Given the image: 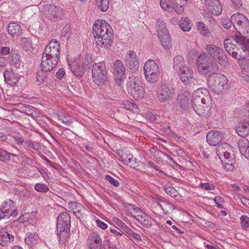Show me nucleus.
I'll list each match as a JSON object with an SVG mask.
<instances>
[{
  "instance_id": "58836bf2",
  "label": "nucleus",
  "mask_w": 249,
  "mask_h": 249,
  "mask_svg": "<svg viewBox=\"0 0 249 249\" xmlns=\"http://www.w3.org/2000/svg\"><path fill=\"white\" fill-rule=\"evenodd\" d=\"M197 26L200 34L203 36L209 37L211 36L210 32L203 22H199L197 23Z\"/></svg>"
},
{
  "instance_id": "c756f323",
  "label": "nucleus",
  "mask_w": 249,
  "mask_h": 249,
  "mask_svg": "<svg viewBox=\"0 0 249 249\" xmlns=\"http://www.w3.org/2000/svg\"><path fill=\"white\" fill-rule=\"evenodd\" d=\"M238 135L242 137L249 135V123L247 121L240 123L236 128Z\"/></svg>"
},
{
  "instance_id": "13d9d810",
  "label": "nucleus",
  "mask_w": 249,
  "mask_h": 249,
  "mask_svg": "<svg viewBox=\"0 0 249 249\" xmlns=\"http://www.w3.org/2000/svg\"><path fill=\"white\" fill-rule=\"evenodd\" d=\"M105 178L107 181H108L111 185H112L114 187H117L119 186L120 183L119 181L115 179L111 176L107 175L105 176Z\"/></svg>"
},
{
  "instance_id": "6e6552de",
  "label": "nucleus",
  "mask_w": 249,
  "mask_h": 249,
  "mask_svg": "<svg viewBox=\"0 0 249 249\" xmlns=\"http://www.w3.org/2000/svg\"><path fill=\"white\" fill-rule=\"evenodd\" d=\"M228 79L221 74L211 75L208 81L210 89L214 93L220 94L227 88Z\"/></svg>"
},
{
  "instance_id": "cd10ccee",
  "label": "nucleus",
  "mask_w": 249,
  "mask_h": 249,
  "mask_svg": "<svg viewBox=\"0 0 249 249\" xmlns=\"http://www.w3.org/2000/svg\"><path fill=\"white\" fill-rule=\"evenodd\" d=\"M14 240L13 235L9 233L4 230H0V245L2 247H7Z\"/></svg>"
},
{
  "instance_id": "3c124183",
  "label": "nucleus",
  "mask_w": 249,
  "mask_h": 249,
  "mask_svg": "<svg viewBox=\"0 0 249 249\" xmlns=\"http://www.w3.org/2000/svg\"><path fill=\"white\" fill-rule=\"evenodd\" d=\"M10 160V153L0 148V161L6 162Z\"/></svg>"
},
{
  "instance_id": "37998d69",
  "label": "nucleus",
  "mask_w": 249,
  "mask_h": 249,
  "mask_svg": "<svg viewBox=\"0 0 249 249\" xmlns=\"http://www.w3.org/2000/svg\"><path fill=\"white\" fill-rule=\"evenodd\" d=\"M247 52H246L243 46H240L237 52H233V57L237 59H245L247 56Z\"/></svg>"
},
{
  "instance_id": "4c0bfd02",
  "label": "nucleus",
  "mask_w": 249,
  "mask_h": 249,
  "mask_svg": "<svg viewBox=\"0 0 249 249\" xmlns=\"http://www.w3.org/2000/svg\"><path fill=\"white\" fill-rule=\"evenodd\" d=\"M157 33L158 36L165 34L168 32L165 23L161 19L157 20Z\"/></svg>"
},
{
  "instance_id": "2f4dec72",
  "label": "nucleus",
  "mask_w": 249,
  "mask_h": 249,
  "mask_svg": "<svg viewBox=\"0 0 249 249\" xmlns=\"http://www.w3.org/2000/svg\"><path fill=\"white\" fill-rule=\"evenodd\" d=\"M24 241L29 247L32 248L37 244L38 236L34 233L28 232L26 234Z\"/></svg>"
},
{
  "instance_id": "423d86ee",
  "label": "nucleus",
  "mask_w": 249,
  "mask_h": 249,
  "mask_svg": "<svg viewBox=\"0 0 249 249\" xmlns=\"http://www.w3.org/2000/svg\"><path fill=\"white\" fill-rule=\"evenodd\" d=\"M202 89H198L196 90L192 95L191 100V108L200 116H206L209 111V107L204 102L205 101L204 98H201L200 93H202Z\"/></svg>"
},
{
  "instance_id": "a211bd4d",
  "label": "nucleus",
  "mask_w": 249,
  "mask_h": 249,
  "mask_svg": "<svg viewBox=\"0 0 249 249\" xmlns=\"http://www.w3.org/2000/svg\"><path fill=\"white\" fill-rule=\"evenodd\" d=\"M125 64L132 72L138 70L139 63L138 58L135 52L129 50L127 53L124 58Z\"/></svg>"
},
{
  "instance_id": "6ab92c4d",
  "label": "nucleus",
  "mask_w": 249,
  "mask_h": 249,
  "mask_svg": "<svg viewBox=\"0 0 249 249\" xmlns=\"http://www.w3.org/2000/svg\"><path fill=\"white\" fill-rule=\"evenodd\" d=\"M87 245L90 249H101L102 241L99 233L92 231L88 235Z\"/></svg>"
},
{
  "instance_id": "79ce46f5",
  "label": "nucleus",
  "mask_w": 249,
  "mask_h": 249,
  "mask_svg": "<svg viewBox=\"0 0 249 249\" xmlns=\"http://www.w3.org/2000/svg\"><path fill=\"white\" fill-rule=\"evenodd\" d=\"M179 27L184 32L190 30L191 24L190 19L188 18H182L180 21Z\"/></svg>"
},
{
  "instance_id": "f704fd0d",
  "label": "nucleus",
  "mask_w": 249,
  "mask_h": 249,
  "mask_svg": "<svg viewBox=\"0 0 249 249\" xmlns=\"http://www.w3.org/2000/svg\"><path fill=\"white\" fill-rule=\"evenodd\" d=\"M238 146L240 152L242 155L249 149V141L246 137L240 139Z\"/></svg>"
},
{
  "instance_id": "49530a36",
  "label": "nucleus",
  "mask_w": 249,
  "mask_h": 249,
  "mask_svg": "<svg viewBox=\"0 0 249 249\" xmlns=\"http://www.w3.org/2000/svg\"><path fill=\"white\" fill-rule=\"evenodd\" d=\"M240 223L242 228L246 230H249V217L246 215H242L240 218Z\"/></svg>"
},
{
  "instance_id": "aec40b11",
  "label": "nucleus",
  "mask_w": 249,
  "mask_h": 249,
  "mask_svg": "<svg viewBox=\"0 0 249 249\" xmlns=\"http://www.w3.org/2000/svg\"><path fill=\"white\" fill-rule=\"evenodd\" d=\"M134 211L139 213L135 216L136 220L143 226L146 228H149L152 225L151 218L145 213H143L141 209L135 207L134 205H130Z\"/></svg>"
},
{
  "instance_id": "338daca9",
  "label": "nucleus",
  "mask_w": 249,
  "mask_h": 249,
  "mask_svg": "<svg viewBox=\"0 0 249 249\" xmlns=\"http://www.w3.org/2000/svg\"><path fill=\"white\" fill-rule=\"evenodd\" d=\"M65 74V71L63 68H60L56 72L55 76L59 79L62 78Z\"/></svg>"
},
{
  "instance_id": "864d4df0",
  "label": "nucleus",
  "mask_w": 249,
  "mask_h": 249,
  "mask_svg": "<svg viewBox=\"0 0 249 249\" xmlns=\"http://www.w3.org/2000/svg\"><path fill=\"white\" fill-rule=\"evenodd\" d=\"M23 48L25 51L29 50L32 48V41L30 38H24L22 39Z\"/></svg>"
},
{
  "instance_id": "e433bc0d",
  "label": "nucleus",
  "mask_w": 249,
  "mask_h": 249,
  "mask_svg": "<svg viewBox=\"0 0 249 249\" xmlns=\"http://www.w3.org/2000/svg\"><path fill=\"white\" fill-rule=\"evenodd\" d=\"M237 44H240L239 46H243L246 52H249V38L244 36H239V37H237Z\"/></svg>"
},
{
  "instance_id": "bb28decb",
  "label": "nucleus",
  "mask_w": 249,
  "mask_h": 249,
  "mask_svg": "<svg viewBox=\"0 0 249 249\" xmlns=\"http://www.w3.org/2000/svg\"><path fill=\"white\" fill-rule=\"evenodd\" d=\"M54 60H53L46 56L42 55V60L40 65L41 69H43L44 71L50 72L52 71L57 65L58 61L54 62Z\"/></svg>"
},
{
  "instance_id": "774afa93",
  "label": "nucleus",
  "mask_w": 249,
  "mask_h": 249,
  "mask_svg": "<svg viewBox=\"0 0 249 249\" xmlns=\"http://www.w3.org/2000/svg\"><path fill=\"white\" fill-rule=\"evenodd\" d=\"M120 157L123 160L130 163L131 162L133 156L132 154H128V155H126L125 154H122L121 155H120Z\"/></svg>"
},
{
  "instance_id": "de8ad7c7",
  "label": "nucleus",
  "mask_w": 249,
  "mask_h": 249,
  "mask_svg": "<svg viewBox=\"0 0 249 249\" xmlns=\"http://www.w3.org/2000/svg\"><path fill=\"white\" fill-rule=\"evenodd\" d=\"M164 189L165 192L173 198H176V197L178 196V193L173 187H165Z\"/></svg>"
},
{
  "instance_id": "4be33fe9",
  "label": "nucleus",
  "mask_w": 249,
  "mask_h": 249,
  "mask_svg": "<svg viewBox=\"0 0 249 249\" xmlns=\"http://www.w3.org/2000/svg\"><path fill=\"white\" fill-rule=\"evenodd\" d=\"M191 94L189 92L179 93L177 98V104L182 110H188L191 108L190 105L189 99Z\"/></svg>"
},
{
  "instance_id": "4d7b16f0",
  "label": "nucleus",
  "mask_w": 249,
  "mask_h": 249,
  "mask_svg": "<svg viewBox=\"0 0 249 249\" xmlns=\"http://www.w3.org/2000/svg\"><path fill=\"white\" fill-rule=\"evenodd\" d=\"M199 187L206 190L211 191L215 189V186L213 184L209 182L201 183L199 185Z\"/></svg>"
},
{
  "instance_id": "4468645a",
  "label": "nucleus",
  "mask_w": 249,
  "mask_h": 249,
  "mask_svg": "<svg viewBox=\"0 0 249 249\" xmlns=\"http://www.w3.org/2000/svg\"><path fill=\"white\" fill-rule=\"evenodd\" d=\"M127 90L136 100L142 99L144 95V90L141 81L138 79L132 80L127 84Z\"/></svg>"
},
{
  "instance_id": "a878e982",
  "label": "nucleus",
  "mask_w": 249,
  "mask_h": 249,
  "mask_svg": "<svg viewBox=\"0 0 249 249\" xmlns=\"http://www.w3.org/2000/svg\"><path fill=\"white\" fill-rule=\"evenodd\" d=\"M3 76L5 82L11 86L16 85L19 79V75L17 73H15L11 69L6 70L3 74Z\"/></svg>"
},
{
  "instance_id": "412c9836",
  "label": "nucleus",
  "mask_w": 249,
  "mask_h": 249,
  "mask_svg": "<svg viewBox=\"0 0 249 249\" xmlns=\"http://www.w3.org/2000/svg\"><path fill=\"white\" fill-rule=\"evenodd\" d=\"M206 138L210 145L215 146L223 140L224 135L219 130H211L207 133Z\"/></svg>"
},
{
  "instance_id": "20e7f679",
  "label": "nucleus",
  "mask_w": 249,
  "mask_h": 249,
  "mask_svg": "<svg viewBox=\"0 0 249 249\" xmlns=\"http://www.w3.org/2000/svg\"><path fill=\"white\" fill-rule=\"evenodd\" d=\"M71 227V217L70 214L64 212L61 213L58 218L57 222V231L59 240L65 243L70 235Z\"/></svg>"
},
{
  "instance_id": "5fc2aeb1",
  "label": "nucleus",
  "mask_w": 249,
  "mask_h": 249,
  "mask_svg": "<svg viewBox=\"0 0 249 249\" xmlns=\"http://www.w3.org/2000/svg\"><path fill=\"white\" fill-rule=\"evenodd\" d=\"M123 107L129 110H132L137 108V106L132 102H129L128 101H124L123 103Z\"/></svg>"
},
{
  "instance_id": "69168bd1",
  "label": "nucleus",
  "mask_w": 249,
  "mask_h": 249,
  "mask_svg": "<svg viewBox=\"0 0 249 249\" xmlns=\"http://www.w3.org/2000/svg\"><path fill=\"white\" fill-rule=\"evenodd\" d=\"M95 222L97 226L103 230H105L107 228V224L99 219L96 220Z\"/></svg>"
},
{
  "instance_id": "39448f33",
  "label": "nucleus",
  "mask_w": 249,
  "mask_h": 249,
  "mask_svg": "<svg viewBox=\"0 0 249 249\" xmlns=\"http://www.w3.org/2000/svg\"><path fill=\"white\" fill-rule=\"evenodd\" d=\"M92 76L93 82L98 86L108 84L109 77L104 61L95 63L93 64Z\"/></svg>"
},
{
  "instance_id": "72a5a7b5",
  "label": "nucleus",
  "mask_w": 249,
  "mask_h": 249,
  "mask_svg": "<svg viewBox=\"0 0 249 249\" xmlns=\"http://www.w3.org/2000/svg\"><path fill=\"white\" fill-rule=\"evenodd\" d=\"M160 42L163 47L167 50H169L172 47V42L169 33L167 32L158 36Z\"/></svg>"
},
{
  "instance_id": "dca6fc26",
  "label": "nucleus",
  "mask_w": 249,
  "mask_h": 249,
  "mask_svg": "<svg viewBox=\"0 0 249 249\" xmlns=\"http://www.w3.org/2000/svg\"><path fill=\"white\" fill-rule=\"evenodd\" d=\"M60 44L59 41L55 39L51 40L46 47L44 52L42 55L46 56L53 60L54 62L59 59Z\"/></svg>"
},
{
  "instance_id": "680f3d73",
  "label": "nucleus",
  "mask_w": 249,
  "mask_h": 249,
  "mask_svg": "<svg viewBox=\"0 0 249 249\" xmlns=\"http://www.w3.org/2000/svg\"><path fill=\"white\" fill-rule=\"evenodd\" d=\"M37 171L40 173L45 180L48 181V180H50V177L44 169L41 168H37Z\"/></svg>"
},
{
  "instance_id": "ea45409f",
  "label": "nucleus",
  "mask_w": 249,
  "mask_h": 249,
  "mask_svg": "<svg viewBox=\"0 0 249 249\" xmlns=\"http://www.w3.org/2000/svg\"><path fill=\"white\" fill-rule=\"evenodd\" d=\"M106 95L112 100H116L118 97V93L115 89V86L109 85V88L107 90Z\"/></svg>"
},
{
  "instance_id": "9d476101",
  "label": "nucleus",
  "mask_w": 249,
  "mask_h": 249,
  "mask_svg": "<svg viewBox=\"0 0 249 249\" xmlns=\"http://www.w3.org/2000/svg\"><path fill=\"white\" fill-rule=\"evenodd\" d=\"M207 54L209 57L213 58L214 60L220 65H224L228 62L227 54L223 49L213 44L207 45L205 47Z\"/></svg>"
},
{
  "instance_id": "2eb2a0df",
  "label": "nucleus",
  "mask_w": 249,
  "mask_h": 249,
  "mask_svg": "<svg viewBox=\"0 0 249 249\" xmlns=\"http://www.w3.org/2000/svg\"><path fill=\"white\" fill-rule=\"evenodd\" d=\"M44 15L46 18L51 22L61 19L64 16L62 9L56 5L51 4L45 7Z\"/></svg>"
},
{
  "instance_id": "393cba45",
  "label": "nucleus",
  "mask_w": 249,
  "mask_h": 249,
  "mask_svg": "<svg viewBox=\"0 0 249 249\" xmlns=\"http://www.w3.org/2000/svg\"><path fill=\"white\" fill-rule=\"evenodd\" d=\"M237 37H239V36H236L235 39L228 38L224 40V45L225 49L227 53L231 54L232 57L233 52H237L241 46H239L240 44H237Z\"/></svg>"
},
{
  "instance_id": "f257e3e1",
  "label": "nucleus",
  "mask_w": 249,
  "mask_h": 249,
  "mask_svg": "<svg viewBox=\"0 0 249 249\" xmlns=\"http://www.w3.org/2000/svg\"><path fill=\"white\" fill-rule=\"evenodd\" d=\"M92 30L96 44L98 46L107 49L112 45L114 38L112 28L106 20L95 21Z\"/></svg>"
},
{
  "instance_id": "0eeeda50",
  "label": "nucleus",
  "mask_w": 249,
  "mask_h": 249,
  "mask_svg": "<svg viewBox=\"0 0 249 249\" xmlns=\"http://www.w3.org/2000/svg\"><path fill=\"white\" fill-rule=\"evenodd\" d=\"M144 77L150 83H157L160 77V71L158 64L152 59L147 61L143 66Z\"/></svg>"
},
{
  "instance_id": "0e129e2a",
  "label": "nucleus",
  "mask_w": 249,
  "mask_h": 249,
  "mask_svg": "<svg viewBox=\"0 0 249 249\" xmlns=\"http://www.w3.org/2000/svg\"><path fill=\"white\" fill-rule=\"evenodd\" d=\"M85 60L84 61L82 62V67L83 68H84L85 66H88L91 62V61H92V59L91 58V57L90 56H89V55H86L85 56Z\"/></svg>"
},
{
  "instance_id": "f8f14e48",
  "label": "nucleus",
  "mask_w": 249,
  "mask_h": 249,
  "mask_svg": "<svg viewBox=\"0 0 249 249\" xmlns=\"http://www.w3.org/2000/svg\"><path fill=\"white\" fill-rule=\"evenodd\" d=\"M18 214L16 203L11 199L3 202L0 206V221L10 216L15 217Z\"/></svg>"
},
{
  "instance_id": "052dcab7",
  "label": "nucleus",
  "mask_w": 249,
  "mask_h": 249,
  "mask_svg": "<svg viewBox=\"0 0 249 249\" xmlns=\"http://www.w3.org/2000/svg\"><path fill=\"white\" fill-rule=\"evenodd\" d=\"M214 201L216 203L217 207L220 209L223 208V203L224 199L220 196H216L213 199Z\"/></svg>"
},
{
  "instance_id": "6e6d98bb",
  "label": "nucleus",
  "mask_w": 249,
  "mask_h": 249,
  "mask_svg": "<svg viewBox=\"0 0 249 249\" xmlns=\"http://www.w3.org/2000/svg\"><path fill=\"white\" fill-rule=\"evenodd\" d=\"M26 143L28 146L36 151H38L40 149L39 144L37 142H33L32 140H28Z\"/></svg>"
},
{
  "instance_id": "ddd939ff",
  "label": "nucleus",
  "mask_w": 249,
  "mask_h": 249,
  "mask_svg": "<svg viewBox=\"0 0 249 249\" xmlns=\"http://www.w3.org/2000/svg\"><path fill=\"white\" fill-rule=\"evenodd\" d=\"M175 94L174 89L169 84H162L157 91V98L160 103L172 100Z\"/></svg>"
},
{
  "instance_id": "a18cd8bd",
  "label": "nucleus",
  "mask_w": 249,
  "mask_h": 249,
  "mask_svg": "<svg viewBox=\"0 0 249 249\" xmlns=\"http://www.w3.org/2000/svg\"><path fill=\"white\" fill-rule=\"evenodd\" d=\"M34 189L37 192L46 193L49 192V188L48 186L42 183H37L34 186Z\"/></svg>"
},
{
  "instance_id": "473e14b6",
  "label": "nucleus",
  "mask_w": 249,
  "mask_h": 249,
  "mask_svg": "<svg viewBox=\"0 0 249 249\" xmlns=\"http://www.w3.org/2000/svg\"><path fill=\"white\" fill-rule=\"evenodd\" d=\"M10 64L11 66H13L16 68H18L20 66L21 61L20 60V55L17 51H11L9 55Z\"/></svg>"
},
{
  "instance_id": "8fccbe9b",
  "label": "nucleus",
  "mask_w": 249,
  "mask_h": 249,
  "mask_svg": "<svg viewBox=\"0 0 249 249\" xmlns=\"http://www.w3.org/2000/svg\"><path fill=\"white\" fill-rule=\"evenodd\" d=\"M113 220L115 223H116L118 226H119L122 230H123L126 232H128L129 228L125 223H124L122 220L116 217H114Z\"/></svg>"
},
{
  "instance_id": "f03ea898",
  "label": "nucleus",
  "mask_w": 249,
  "mask_h": 249,
  "mask_svg": "<svg viewBox=\"0 0 249 249\" xmlns=\"http://www.w3.org/2000/svg\"><path fill=\"white\" fill-rule=\"evenodd\" d=\"M216 154L225 168L228 170L233 168L235 158L231 145L226 142L218 144L216 148Z\"/></svg>"
},
{
  "instance_id": "603ef678",
  "label": "nucleus",
  "mask_w": 249,
  "mask_h": 249,
  "mask_svg": "<svg viewBox=\"0 0 249 249\" xmlns=\"http://www.w3.org/2000/svg\"><path fill=\"white\" fill-rule=\"evenodd\" d=\"M70 208L73 211L74 213H79L81 208V205L76 202H71L69 204Z\"/></svg>"
},
{
  "instance_id": "e2e57ef3",
  "label": "nucleus",
  "mask_w": 249,
  "mask_h": 249,
  "mask_svg": "<svg viewBox=\"0 0 249 249\" xmlns=\"http://www.w3.org/2000/svg\"><path fill=\"white\" fill-rule=\"evenodd\" d=\"M10 49L8 47L2 46L0 48V55H5L9 54Z\"/></svg>"
},
{
  "instance_id": "7c9ffc66",
  "label": "nucleus",
  "mask_w": 249,
  "mask_h": 249,
  "mask_svg": "<svg viewBox=\"0 0 249 249\" xmlns=\"http://www.w3.org/2000/svg\"><path fill=\"white\" fill-rule=\"evenodd\" d=\"M187 67L183 57L181 55H177L174 58L173 68L177 72L181 71Z\"/></svg>"
},
{
  "instance_id": "5701e85b",
  "label": "nucleus",
  "mask_w": 249,
  "mask_h": 249,
  "mask_svg": "<svg viewBox=\"0 0 249 249\" xmlns=\"http://www.w3.org/2000/svg\"><path fill=\"white\" fill-rule=\"evenodd\" d=\"M208 10L213 15H219L222 12V7L219 0H205Z\"/></svg>"
},
{
  "instance_id": "09e8293b",
  "label": "nucleus",
  "mask_w": 249,
  "mask_h": 249,
  "mask_svg": "<svg viewBox=\"0 0 249 249\" xmlns=\"http://www.w3.org/2000/svg\"><path fill=\"white\" fill-rule=\"evenodd\" d=\"M48 71H45L43 69H41L39 70L36 74V80L37 81L40 82H43L47 77V73Z\"/></svg>"
},
{
  "instance_id": "a19ab883",
  "label": "nucleus",
  "mask_w": 249,
  "mask_h": 249,
  "mask_svg": "<svg viewBox=\"0 0 249 249\" xmlns=\"http://www.w3.org/2000/svg\"><path fill=\"white\" fill-rule=\"evenodd\" d=\"M110 0H95L96 5L102 11L105 12L108 8Z\"/></svg>"
},
{
  "instance_id": "bf43d9fd",
  "label": "nucleus",
  "mask_w": 249,
  "mask_h": 249,
  "mask_svg": "<svg viewBox=\"0 0 249 249\" xmlns=\"http://www.w3.org/2000/svg\"><path fill=\"white\" fill-rule=\"evenodd\" d=\"M126 233L128 234L130 236L133 237L137 242H139L142 241L140 235L133 231L131 229H130Z\"/></svg>"
},
{
  "instance_id": "1a4fd4ad",
  "label": "nucleus",
  "mask_w": 249,
  "mask_h": 249,
  "mask_svg": "<svg viewBox=\"0 0 249 249\" xmlns=\"http://www.w3.org/2000/svg\"><path fill=\"white\" fill-rule=\"evenodd\" d=\"M233 26L240 36L248 35L249 34V21L243 14L236 13L231 16Z\"/></svg>"
},
{
  "instance_id": "9b49d317",
  "label": "nucleus",
  "mask_w": 249,
  "mask_h": 249,
  "mask_svg": "<svg viewBox=\"0 0 249 249\" xmlns=\"http://www.w3.org/2000/svg\"><path fill=\"white\" fill-rule=\"evenodd\" d=\"M188 0H160V5L161 8L170 12H176L181 14L184 11V6L187 3Z\"/></svg>"
},
{
  "instance_id": "c9c22d12",
  "label": "nucleus",
  "mask_w": 249,
  "mask_h": 249,
  "mask_svg": "<svg viewBox=\"0 0 249 249\" xmlns=\"http://www.w3.org/2000/svg\"><path fill=\"white\" fill-rule=\"evenodd\" d=\"M18 106L19 108L22 110L21 112L25 113L27 115L34 116L36 113V111L35 110V108L33 107L23 104H20L18 105Z\"/></svg>"
},
{
  "instance_id": "b1692460",
  "label": "nucleus",
  "mask_w": 249,
  "mask_h": 249,
  "mask_svg": "<svg viewBox=\"0 0 249 249\" xmlns=\"http://www.w3.org/2000/svg\"><path fill=\"white\" fill-rule=\"evenodd\" d=\"M114 71L115 79L117 82L123 80L125 78V69L120 60H116L114 63Z\"/></svg>"
},
{
  "instance_id": "c03bdc74",
  "label": "nucleus",
  "mask_w": 249,
  "mask_h": 249,
  "mask_svg": "<svg viewBox=\"0 0 249 249\" xmlns=\"http://www.w3.org/2000/svg\"><path fill=\"white\" fill-rule=\"evenodd\" d=\"M160 203H158V205L163 210L165 214L168 213L170 211L173 209V206L168 202L164 201H160Z\"/></svg>"
},
{
  "instance_id": "c85d7f7f",
  "label": "nucleus",
  "mask_w": 249,
  "mask_h": 249,
  "mask_svg": "<svg viewBox=\"0 0 249 249\" xmlns=\"http://www.w3.org/2000/svg\"><path fill=\"white\" fill-rule=\"evenodd\" d=\"M7 30L8 34L12 37L19 36L22 34L21 26L15 22H10Z\"/></svg>"
},
{
  "instance_id": "7ed1b4c3",
  "label": "nucleus",
  "mask_w": 249,
  "mask_h": 249,
  "mask_svg": "<svg viewBox=\"0 0 249 249\" xmlns=\"http://www.w3.org/2000/svg\"><path fill=\"white\" fill-rule=\"evenodd\" d=\"M196 65L200 74L206 75L214 73L218 70L217 63L212 60L206 53L200 54L196 59Z\"/></svg>"
},
{
  "instance_id": "f3484780",
  "label": "nucleus",
  "mask_w": 249,
  "mask_h": 249,
  "mask_svg": "<svg viewBox=\"0 0 249 249\" xmlns=\"http://www.w3.org/2000/svg\"><path fill=\"white\" fill-rule=\"evenodd\" d=\"M179 78L187 88L193 89L195 86V79L194 78L193 72L191 68L187 67L184 69L178 72Z\"/></svg>"
}]
</instances>
